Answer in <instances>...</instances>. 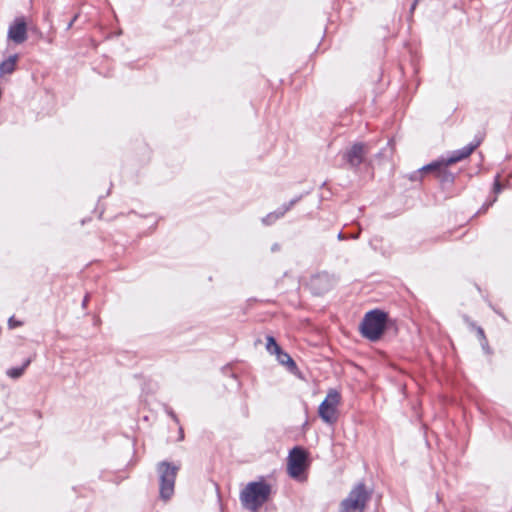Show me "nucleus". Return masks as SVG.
I'll list each match as a JSON object with an SVG mask.
<instances>
[{
  "label": "nucleus",
  "mask_w": 512,
  "mask_h": 512,
  "mask_svg": "<svg viewBox=\"0 0 512 512\" xmlns=\"http://www.w3.org/2000/svg\"><path fill=\"white\" fill-rule=\"evenodd\" d=\"M480 141L470 143L462 149L454 151L449 157L442 158L423 166L419 171L415 172L411 177L412 180L418 179L420 173L436 172L443 181L452 180V174L446 171V167L453 165L463 159L469 157L472 152L479 146Z\"/></svg>",
  "instance_id": "nucleus-1"
},
{
  "label": "nucleus",
  "mask_w": 512,
  "mask_h": 512,
  "mask_svg": "<svg viewBox=\"0 0 512 512\" xmlns=\"http://www.w3.org/2000/svg\"><path fill=\"white\" fill-rule=\"evenodd\" d=\"M272 487L264 480L249 482L240 492V501L244 508L257 512L271 496Z\"/></svg>",
  "instance_id": "nucleus-2"
},
{
  "label": "nucleus",
  "mask_w": 512,
  "mask_h": 512,
  "mask_svg": "<svg viewBox=\"0 0 512 512\" xmlns=\"http://www.w3.org/2000/svg\"><path fill=\"white\" fill-rule=\"evenodd\" d=\"M387 314L381 310L375 309L365 314L361 324L360 331L366 339L377 341L383 335L386 329Z\"/></svg>",
  "instance_id": "nucleus-3"
},
{
  "label": "nucleus",
  "mask_w": 512,
  "mask_h": 512,
  "mask_svg": "<svg viewBox=\"0 0 512 512\" xmlns=\"http://www.w3.org/2000/svg\"><path fill=\"white\" fill-rule=\"evenodd\" d=\"M179 467L162 461L157 464L156 471L159 477L160 498L164 501L169 500L174 494L175 480Z\"/></svg>",
  "instance_id": "nucleus-4"
},
{
  "label": "nucleus",
  "mask_w": 512,
  "mask_h": 512,
  "mask_svg": "<svg viewBox=\"0 0 512 512\" xmlns=\"http://www.w3.org/2000/svg\"><path fill=\"white\" fill-rule=\"evenodd\" d=\"M371 493L363 483H358L341 502V512H363Z\"/></svg>",
  "instance_id": "nucleus-5"
},
{
  "label": "nucleus",
  "mask_w": 512,
  "mask_h": 512,
  "mask_svg": "<svg viewBox=\"0 0 512 512\" xmlns=\"http://www.w3.org/2000/svg\"><path fill=\"white\" fill-rule=\"evenodd\" d=\"M341 401L340 393L335 389H330L324 401L320 404L318 414L327 424L333 425L338 420V405Z\"/></svg>",
  "instance_id": "nucleus-6"
},
{
  "label": "nucleus",
  "mask_w": 512,
  "mask_h": 512,
  "mask_svg": "<svg viewBox=\"0 0 512 512\" xmlns=\"http://www.w3.org/2000/svg\"><path fill=\"white\" fill-rule=\"evenodd\" d=\"M369 151L368 144L356 142L343 151L342 159L349 169L356 171L365 162Z\"/></svg>",
  "instance_id": "nucleus-7"
},
{
  "label": "nucleus",
  "mask_w": 512,
  "mask_h": 512,
  "mask_svg": "<svg viewBox=\"0 0 512 512\" xmlns=\"http://www.w3.org/2000/svg\"><path fill=\"white\" fill-rule=\"evenodd\" d=\"M307 452L299 446L294 447L288 456V472L292 478H298L306 469Z\"/></svg>",
  "instance_id": "nucleus-8"
},
{
  "label": "nucleus",
  "mask_w": 512,
  "mask_h": 512,
  "mask_svg": "<svg viewBox=\"0 0 512 512\" xmlns=\"http://www.w3.org/2000/svg\"><path fill=\"white\" fill-rule=\"evenodd\" d=\"M334 278L327 272H321L314 275L309 282L310 290L315 295H323L334 286Z\"/></svg>",
  "instance_id": "nucleus-9"
},
{
  "label": "nucleus",
  "mask_w": 512,
  "mask_h": 512,
  "mask_svg": "<svg viewBox=\"0 0 512 512\" xmlns=\"http://www.w3.org/2000/svg\"><path fill=\"white\" fill-rule=\"evenodd\" d=\"M7 36L15 44H22L27 40V24L23 17L16 18L10 24Z\"/></svg>",
  "instance_id": "nucleus-10"
},
{
  "label": "nucleus",
  "mask_w": 512,
  "mask_h": 512,
  "mask_svg": "<svg viewBox=\"0 0 512 512\" xmlns=\"http://www.w3.org/2000/svg\"><path fill=\"white\" fill-rule=\"evenodd\" d=\"M18 56L11 55L0 64V75L12 74L16 68Z\"/></svg>",
  "instance_id": "nucleus-11"
},
{
  "label": "nucleus",
  "mask_w": 512,
  "mask_h": 512,
  "mask_svg": "<svg viewBox=\"0 0 512 512\" xmlns=\"http://www.w3.org/2000/svg\"><path fill=\"white\" fill-rule=\"evenodd\" d=\"M302 196H297L293 199H291L288 203L282 205L277 210L271 212L274 216V219L277 221L278 219L282 218L289 210H291L294 205H296L300 200Z\"/></svg>",
  "instance_id": "nucleus-12"
},
{
  "label": "nucleus",
  "mask_w": 512,
  "mask_h": 512,
  "mask_svg": "<svg viewBox=\"0 0 512 512\" xmlns=\"http://www.w3.org/2000/svg\"><path fill=\"white\" fill-rule=\"evenodd\" d=\"M302 196H297L293 199H291L288 203L282 205L277 210L271 212L274 216V219L277 221L278 219L282 218L289 210H291L294 205H296L300 200Z\"/></svg>",
  "instance_id": "nucleus-13"
},
{
  "label": "nucleus",
  "mask_w": 512,
  "mask_h": 512,
  "mask_svg": "<svg viewBox=\"0 0 512 512\" xmlns=\"http://www.w3.org/2000/svg\"><path fill=\"white\" fill-rule=\"evenodd\" d=\"M275 355L277 357L278 362L286 366L289 371L293 372L297 368L295 361L291 358V356L288 353L282 351V349L277 351Z\"/></svg>",
  "instance_id": "nucleus-14"
},
{
  "label": "nucleus",
  "mask_w": 512,
  "mask_h": 512,
  "mask_svg": "<svg viewBox=\"0 0 512 512\" xmlns=\"http://www.w3.org/2000/svg\"><path fill=\"white\" fill-rule=\"evenodd\" d=\"M31 359H27L21 367L11 368L7 371V375L13 379H17L21 377L25 371V369L30 365Z\"/></svg>",
  "instance_id": "nucleus-15"
},
{
  "label": "nucleus",
  "mask_w": 512,
  "mask_h": 512,
  "mask_svg": "<svg viewBox=\"0 0 512 512\" xmlns=\"http://www.w3.org/2000/svg\"><path fill=\"white\" fill-rule=\"evenodd\" d=\"M463 319H464V321H465L466 323H468L472 328H475V329H476L477 336H478L479 340L481 341V345H482L483 349H486V346H487V340H486V337H485L484 330H483L481 327L476 326V325H475V323L471 322L467 316H464V317H463Z\"/></svg>",
  "instance_id": "nucleus-16"
},
{
  "label": "nucleus",
  "mask_w": 512,
  "mask_h": 512,
  "mask_svg": "<svg viewBox=\"0 0 512 512\" xmlns=\"http://www.w3.org/2000/svg\"><path fill=\"white\" fill-rule=\"evenodd\" d=\"M266 349L270 354H275L281 349L273 336L267 337Z\"/></svg>",
  "instance_id": "nucleus-17"
},
{
  "label": "nucleus",
  "mask_w": 512,
  "mask_h": 512,
  "mask_svg": "<svg viewBox=\"0 0 512 512\" xmlns=\"http://www.w3.org/2000/svg\"><path fill=\"white\" fill-rule=\"evenodd\" d=\"M261 221L265 226H270L276 222L272 213L267 214L265 217L262 218Z\"/></svg>",
  "instance_id": "nucleus-18"
},
{
  "label": "nucleus",
  "mask_w": 512,
  "mask_h": 512,
  "mask_svg": "<svg viewBox=\"0 0 512 512\" xmlns=\"http://www.w3.org/2000/svg\"><path fill=\"white\" fill-rule=\"evenodd\" d=\"M499 177H500V176H499V175H497V176L495 177V181H494L493 191H494V193H495V194H498V193H500V192L502 191V185H501V183H500V181H499Z\"/></svg>",
  "instance_id": "nucleus-19"
},
{
  "label": "nucleus",
  "mask_w": 512,
  "mask_h": 512,
  "mask_svg": "<svg viewBox=\"0 0 512 512\" xmlns=\"http://www.w3.org/2000/svg\"><path fill=\"white\" fill-rule=\"evenodd\" d=\"M8 324H9V327H10V328H14V327H16V326L21 325V323H20V322H18V321H15L13 317H11V318L9 319Z\"/></svg>",
  "instance_id": "nucleus-20"
},
{
  "label": "nucleus",
  "mask_w": 512,
  "mask_h": 512,
  "mask_svg": "<svg viewBox=\"0 0 512 512\" xmlns=\"http://www.w3.org/2000/svg\"><path fill=\"white\" fill-rule=\"evenodd\" d=\"M281 249V246L279 243H274L272 246H271V252L272 253H275V252H278L280 251Z\"/></svg>",
  "instance_id": "nucleus-21"
},
{
  "label": "nucleus",
  "mask_w": 512,
  "mask_h": 512,
  "mask_svg": "<svg viewBox=\"0 0 512 512\" xmlns=\"http://www.w3.org/2000/svg\"><path fill=\"white\" fill-rule=\"evenodd\" d=\"M168 414L176 423L179 422L178 417L176 416V414L172 410H169Z\"/></svg>",
  "instance_id": "nucleus-22"
},
{
  "label": "nucleus",
  "mask_w": 512,
  "mask_h": 512,
  "mask_svg": "<svg viewBox=\"0 0 512 512\" xmlns=\"http://www.w3.org/2000/svg\"><path fill=\"white\" fill-rule=\"evenodd\" d=\"M347 238H349V236H346L343 232H340L338 234V239L339 240H344V239H347Z\"/></svg>",
  "instance_id": "nucleus-23"
},
{
  "label": "nucleus",
  "mask_w": 512,
  "mask_h": 512,
  "mask_svg": "<svg viewBox=\"0 0 512 512\" xmlns=\"http://www.w3.org/2000/svg\"><path fill=\"white\" fill-rule=\"evenodd\" d=\"M359 236H360V231H358L357 233H353V234L349 235V238L358 239Z\"/></svg>",
  "instance_id": "nucleus-24"
},
{
  "label": "nucleus",
  "mask_w": 512,
  "mask_h": 512,
  "mask_svg": "<svg viewBox=\"0 0 512 512\" xmlns=\"http://www.w3.org/2000/svg\"><path fill=\"white\" fill-rule=\"evenodd\" d=\"M419 0H415L412 4L411 10H414Z\"/></svg>",
  "instance_id": "nucleus-25"
},
{
  "label": "nucleus",
  "mask_w": 512,
  "mask_h": 512,
  "mask_svg": "<svg viewBox=\"0 0 512 512\" xmlns=\"http://www.w3.org/2000/svg\"><path fill=\"white\" fill-rule=\"evenodd\" d=\"M179 437H180V440H182V439L184 438V435H183V431H182V429H180Z\"/></svg>",
  "instance_id": "nucleus-26"
},
{
  "label": "nucleus",
  "mask_w": 512,
  "mask_h": 512,
  "mask_svg": "<svg viewBox=\"0 0 512 512\" xmlns=\"http://www.w3.org/2000/svg\"><path fill=\"white\" fill-rule=\"evenodd\" d=\"M87 301H88V296H86V297L84 298V300H83V306H85V305H86Z\"/></svg>",
  "instance_id": "nucleus-27"
}]
</instances>
